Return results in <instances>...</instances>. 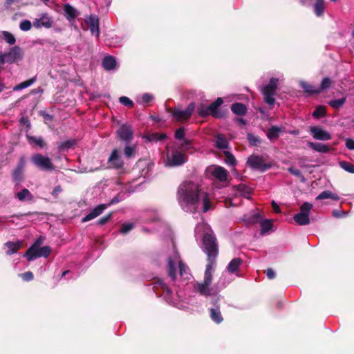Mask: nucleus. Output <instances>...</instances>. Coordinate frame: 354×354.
Wrapping results in <instances>:
<instances>
[{"instance_id":"f257e3e1","label":"nucleus","mask_w":354,"mask_h":354,"mask_svg":"<svg viewBox=\"0 0 354 354\" xmlns=\"http://www.w3.org/2000/svg\"><path fill=\"white\" fill-rule=\"evenodd\" d=\"M195 232L196 235H203L201 248L207 255L204 279L202 282L197 283L196 289L200 294L207 296L214 293V288L211 287V284L213 279V274L216 267L218 245L213 232L207 223L204 222L198 223L196 227Z\"/></svg>"},{"instance_id":"f03ea898","label":"nucleus","mask_w":354,"mask_h":354,"mask_svg":"<svg viewBox=\"0 0 354 354\" xmlns=\"http://www.w3.org/2000/svg\"><path fill=\"white\" fill-rule=\"evenodd\" d=\"M177 199L182 209L186 212H194L200 205L204 212L211 209L207 193L203 192L199 185L192 181H185L180 185Z\"/></svg>"},{"instance_id":"7ed1b4c3","label":"nucleus","mask_w":354,"mask_h":354,"mask_svg":"<svg viewBox=\"0 0 354 354\" xmlns=\"http://www.w3.org/2000/svg\"><path fill=\"white\" fill-rule=\"evenodd\" d=\"M178 264L179 274L180 277L184 279H189L191 274L189 268L180 259L178 253L174 250L173 254L168 259V272L169 277L175 280L176 278V265Z\"/></svg>"},{"instance_id":"20e7f679","label":"nucleus","mask_w":354,"mask_h":354,"mask_svg":"<svg viewBox=\"0 0 354 354\" xmlns=\"http://www.w3.org/2000/svg\"><path fill=\"white\" fill-rule=\"evenodd\" d=\"M186 160L185 153L176 147L167 148L166 158L165 159V164L166 166H179L185 163Z\"/></svg>"},{"instance_id":"39448f33","label":"nucleus","mask_w":354,"mask_h":354,"mask_svg":"<svg viewBox=\"0 0 354 354\" xmlns=\"http://www.w3.org/2000/svg\"><path fill=\"white\" fill-rule=\"evenodd\" d=\"M279 80L272 77L269 83L265 86L262 89L264 101L270 106L274 105L275 99L274 97L277 87Z\"/></svg>"},{"instance_id":"423d86ee","label":"nucleus","mask_w":354,"mask_h":354,"mask_svg":"<svg viewBox=\"0 0 354 354\" xmlns=\"http://www.w3.org/2000/svg\"><path fill=\"white\" fill-rule=\"evenodd\" d=\"M223 100L221 97H218L214 102L209 104L208 106H201L198 109V114L205 117L209 114H212L216 118L222 117V114L218 111V107L223 104Z\"/></svg>"},{"instance_id":"0eeeda50","label":"nucleus","mask_w":354,"mask_h":354,"mask_svg":"<svg viewBox=\"0 0 354 354\" xmlns=\"http://www.w3.org/2000/svg\"><path fill=\"white\" fill-rule=\"evenodd\" d=\"M313 208V205L305 202L300 207V212L296 214L293 218L299 225H306L310 223L309 214Z\"/></svg>"},{"instance_id":"6e6552de","label":"nucleus","mask_w":354,"mask_h":354,"mask_svg":"<svg viewBox=\"0 0 354 354\" xmlns=\"http://www.w3.org/2000/svg\"><path fill=\"white\" fill-rule=\"evenodd\" d=\"M23 57L22 50L19 46H14L8 53H0V63L12 64L20 60Z\"/></svg>"},{"instance_id":"1a4fd4ad","label":"nucleus","mask_w":354,"mask_h":354,"mask_svg":"<svg viewBox=\"0 0 354 354\" xmlns=\"http://www.w3.org/2000/svg\"><path fill=\"white\" fill-rule=\"evenodd\" d=\"M31 161L32 163L41 170L53 171L55 167L51 160L46 156L40 153H35L31 156Z\"/></svg>"},{"instance_id":"9d476101","label":"nucleus","mask_w":354,"mask_h":354,"mask_svg":"<svg viewBox=\"0 0 354 354\" xmlns=\"http://www.w3.org/2000/svg\"><path fill=\"white\" fill-rule=\"evenodd\" d=\"M247 164L252 169L265 171L270 169L272 164L271 162H266L265 158L262 156H250L248 160Z\"/></svg>"},{"instance_id":"9b49d317","label":"nucleus","mask_w":354,"mask_h":354,"mask_svg":"<svg viewBox=\"0 0 354 354\" xmlns=\"http://www.w3.org/2000/svg\"><path fill=\"white\" fill-rule=\"evenodd\" d=\"M194 108V103H190L185 110H174L173 112V116L178 121L187 120L192 115Z\"/></svg>"},{"instance_id":"f8f14e48","label":"nucleus","mask_w":354,"mask_h":354,"mask_svg":"<svg viewBox=\"0 0 354 354\" xmlns=\"http://www.w3.org/2000/svg\"><path fill=\"white\" fill-rule=\"evenodd\" d=\"M53 21L46 13L41 14L33 21V26L36 28H49L53 26Z\"/></svg>"},{"instance_id":"ddd939ff","label":"nucleus","mask_w":354,"mask_h":354,"mask_svg":"<svg viewBox=\"0 0 354 354\" xmlns=\"http://www.w3.org/2000/svg\"><path fill=\"white\" fill-rule=\"evenodd\" d=\"M85 24L90 29L91 35L98 37L100 35L98 17L94 15H90L85 19Z\"/></svg>"},{"instance_id":"4468645a","label":"nucleus","mask_w":354,"mask_h":354,"mask_svg":"<svg viewBox=\"0 0 354 354\" xmlns=\"http://www.w3.org/2000/svg\"><path fill=\"white\" fill-rule=\"evenodd\" d=\"M108 163L109 167L120 169L123 167L124 162L122 158L118 154V151L117 149H114L110 157L108 159Z\"/></svg>"},{"instance_id":"2eb2a0df","label":"nucleus","mask_w":354,"mask_h":354,"mask_svg":"<svg viewBox=\"0 0 354 354\" xmlns=\"http://www.w3.org/2000/svg\"><path fill=\"white\" fill-rule=\"evenodd\" d=\"M212 176L221 182H225L227 178V171L223 167L214 166L209 169Z\"/></svg>"},{"instance_id":"dca6fc26","label":"nucleus","mask_w":354,"mask_h":354,"mask_svg":"<svg viewBox=\"0 0 354 354\" xmlns=\"http://www.w3.org/2000/svg\"><path fill=\"white\" fill-rule=\"evenodd\" d=\"M118 137L126 142H129L132 139L133 131L131 126L122 124L117 131Z\"/></svg>"},{"instance_id":"f3484780","label":"nucleus","mask_w":354,"mask_h":354,"mask_svg":"<svg viewBox=\"0 0 354 354\" xmlns=\"http://www.w3.org/2000/svg\"><path fill=\"white\" fill-rule=\"evenodd\" d=\"M41 241L38 239L35 243L26 251L24 256L26 257L28 261H30L39 257V247H40Z\"/></svg>"},{"instance_id":"a211bd4d","label":"nucleus","mask_w":354,"mask_h":354,"mask_svg":"<svg viewBox=\"0 0 354 354\" xmlns=\"http://www.w3.org/2000/svg\"><path fill=\"white\" fill-rule=\"evenodd\" d=\"M310 132L313 135V138L317 140H328L331 138V136L329 133L318 127H311L310 129Z\"/></svg>"},{"instance_id":"6ab92c4d","label":"nucleus","mask_w":354,"mask_h":354,"mask_svg":"<svg viewBox=\"0 0 354 354\" xmlns=\"http://www.w3.org/2000/svg\"><path fill=\"white\" fill-rule=\"evenodd\" d=\"M106 207L107 205L104 204L97 205L96 207L93 209L86 216H85L82 218V221L85 223L94 219L95 218L100 216Z\"/></svg>"},{"instance_id":"aec40b11","label":"nucleus","mask_w":354,"mask_h":354,"mask_svg":"<svg viewBox=\"0 0 354 354\" xmlns=\"http://www.w3.org/2000/svg\"><path fill=\"white\" fill-rule=\"evenodd\" d=\"M24 165V160L21 158L19 165L13 172V179L15 181L20 182L22 180Z\"/></svg>"},{"instance_id":"412c9836","label":"nucleus","mask_w":354,"mask_h":354,"mask_svg":"<svg viewBox=\"0 0 354 354\" xmlns=\"http://www.w3.org/2000/svg\"><path fill=\"white\" fill-rule=\"evenodd\" d=\"M215 146L219 149H225L228 147V141L225 136L218 134L214 140Z\"/></svg>"},{"instance_id":"4be33fe9","label":"nucleus","mask_w":354,"mask_h":354,"mask_svg":"<svg viewBox=\"0 0 354 354\" xmlns=\"http://www.w3.org/2000/svg\"><path fill=\"white\" fill-rule=\"evenodd\" d=\"M242 263V260L240 258L233 259L228 264L227 270L230 273H236L239 271V268Z\"/></svg>"},{"instance_id":"5701e85b","label":"nucleus","mask_w":354,"mask_h":354,"mask_svg":"<svg viewBox=\"0 0 354 354\" xmlns=\"http://www.w3.org/2000/svg\"><path fill=\"white\" fill-rule=\"evenodd\" d=\"M308 145L311 149L318 152L327 153L330 151V147L327 145H324L322 143L309 142L308 143Z\"/></svg>"},{"instance_id":"b1692460","label":"nucleus","mask_w":354,"mask_h":354,"mask_svg":"<svg viewBox=\"0 0 354 354\" xmlns=\"http://www.w3.org/2000/svg\"><path fill=\"white\" fill-rule=\"evenodd\" d=\"M16 197L20 201H31L33 200V196L30 192V191L24 188L21 191L17 192L16 194Z\"/></svg>"},{"instance_id":"393cba45","label":"nucleus","mask_w":354,"mask_h":354,"mask_svg":"<svg viewBox=\"0 0 354 354\" xmlns=\"http://www.w3.org/2000/svg\"><path fill=\"white\" fill-rule=\"evenodd\" d=\"M232 111L238 115H243L247 111L246 106L242 103H234L231 107Z\"/></svg>"},{"instance_id":"a878e982","label":"nucleus","mask_w":354,"mask_h":354,"mask_svg":"<svg viewBox=\"0 0 354 354\" xmlns=\"http://www.w3.org/2000/svg\"><path fill=\"white\" fill-rule=\"evenodd\" d=\"M301 88L304 90V91L309 94H318L319 93V91L317 90V87L315 86L308 84L306 82L301 81L299 83Z\"/></svg>"},{"instance_id":"bb28decb","label":"nucleus","mask_w":354,"mask_h":354,"mask_svg":"<svg viewBox=\"0 0 354 354\" xmlns=\"http://www.w3.org/2000/svg\"><path fill=\"white\" fill-rule=\"evenodd\" d=\"M153 100V96L149 93H144L137 98V102L144 106L149 104Z\"/></svg>"},{"instance_id":"cd10ccee","label":"nucleus","mask_w":354,"mask_h":354,"mask_svg":"<svg viewBox=\"0 0 354 354\" xmlns=\"http://www.w3.org/2000/svg\"><path fill=\"white\" fill-rule=\"evenodd\" d=\"M237 194L249 198L251 194V189L245 185L241 184L237 187Z\"/></svg>"},{"instance_id":"c85d7f7f","label":"nucleus","mask_w":354,"mask_h":354,"mask_svg":"<svg viewBox=\"0 0 354 354\" xmlns=\"http://www.w3.org/2000/svg\"><path fill=\"white\" fill-rule=\"evenodd\" d=\"M66 16L68 19H73L77 16V10L71 5L66 4L64 8Z\"/></svg>"},{"instance_id":"c756f323","label":"nucleus","mask_w":354,"mask_h":354,"mask_svg":"<svg viewBox=\"0 0 354 354\" xmlns=\"http://www.w3.org/2000/svg\"><path fill=\"white\" fill-rule=\"evenodd\" d=\"M327 198H331L334 201H338L339 199V198L337 195L332 193L329 190H326V191L322 192L316 198L317 200H323V199H327Z\"/></svg>"},{"instance_id":"7c9ffc66","label":"nucleus","mask_w":354,"mask_h":354,"mask_svg":"<svg viewBox=\"0 0 354 354\" xmlns=\"http://www.w3.org/2000/svg\"><path fill=\"white\" fill-rule=\"evenodd\" d=\"M210 317L217 324L221 323L223 319L218 308H211Z\"/></svg>"},{"instance_id":"2f4dec72","label":"nucleus","mask_w":354,"mask_h":354,"mask_svg":"<svg viewBox=\"0 0 354 354\" xmlns=\"http://www.w3.org/2000/svg\"><path fill=\"white\" fill-rule=\"evenodd\" d=\"M261 223V234H265L269 232L272 228V220H263L260 222Z\"/></svg>"},{"instance_id":"473e14b6","label":"nucleus","mask_w":354,"mask_h":354,"mask_svg":"<svg viewBox=\"0 0 354 354\" xmlns=\"http://www.w3.org/2000/svg\"><path fill=\"white\" fill-rule=\"evenodd\" d=\"M35 80H36V77H32L26 81H24V82L16 85L13 88V91H18L24 89V88L31 86L35 82Z\"/></svg>"},{"instance_id":"72a5a7b5","label":"nucleus","mask_w":354,"mask_h":354,"mask_svg":"<svg viewBox=\"0 0 354 354\" xmlns=\"http://www.w3.org/2000/svg\"><path fill=\"white\" fill-rule=\"evenodd\" d=\"M6 247L8 248V251L7 252L8 254H11L17 252L21 247L20 242H7L6 243Z\"/></svg>"},{"instance_id":"f704fd0d","label":"nucleus","mask_w":354,"mask_h":354,"mask_svg":"<svg viewBox=\"0 0 354 354\" xmlns=\"http://www.w3.org/2000/svg\"><path fill=\"white\" fill-rule=\"evenodd\" d=\"M118 62L116 59L111 55H106L102 60V66H116Z\"/></svg>"},{"instance_id":"c9c22d12","label":"nucleus","mask_w":354,"mask_h":354,"mask_svg":"<svg viewBox=\"0 0 354 354\" xmlns=\"http://www.w3.org/2000/svg\"><path fill=\"white\" fill-rule=\"evenodd\" d=\"M314 10L317 16L320 17L324 11V0H317V3L314 6Z\"/></svg>"},{"instance_id":"e433bc0d","label":"nucleus","mask_w":354,"mask_h":354,"mask_svg":"<svg viewBox=\"0 0 354 354\" xmlns=\"http://www.w3.org/2000/svg\"><path fill=\"white\" fill-rule=\"evenodd\" d=\"M280 132L281 129L277 127H272L268 130L267 133L268 138L270 140H275L279 137Z\"/></svg>"},{"instance_id":"4c0bfd02","label":"nucleus","mask_w":354,"mask_h":354,"mask_svg":"<svg viewBox=\"0 0 354 354\" xmlns=\"http://www.w3.org/2000/svg\"><path fill=\"white\" fill-rule=\"evenodd\" d=\"M1 35L3 39L10 45H13L16 42L15 36L8 31H2Z\"/></svg>"},{"instance_id":"58836bf2","label":"nucleus","mask_w":354,"mask_h":354,"mask_svg":"<svg viewBox=\"0 0 354 354\" xmlns=\"http://www.w3.org/2000/svg\"><path fill=\"white\" fill-rule=\"evenodd\" d=\"M346 98L342 97L337 100H331L329 102V105L335 109H338L342 107L346 102Z\"/></svg>"},{"instance_id":"ea45409f","label":"nucleus","mask_w":354,"mask_h":354,"mask_svg":"<svg viewBox=\"0 0 354 354\" xmlns=\"http://www.w3.org/2000/svg\"><path fill=\"white\" fill-rule=\"evenodd\" d=\"M331 84H332L331 80L329 77H324L322 80L320 86L319 87H317V90L319 91V93H320L322 91H325V90L328 89V88H330Z\"/></svg>"},{"instance_id":"a19ab883","label":"nucleus","mask_w":354,"mask_h":354,"mask_svg":"<svg viewBox=\"0 0 354 354\" xmlns=\"http://www.w3.org/2000/svg\"><path fill=\"white\" fill-rule=\"evenodd\" d=\"M224 154L225 156V162L227 165L230 166H234L236 164V160L234 156L227 151H224Z\"/></svg>"},{"instance_id":"79ce46f5","label":"nucleus","mask_w":354,"mask_h":354,"mask_svg":"<svg viewBox=\"0 0 354 354\" xmlns=\"http://www.w3.org/2000/svg\"><path fill=\"white\" fill-rule=\"evenodd\" d=\"M28 140L30 143H34L41 148L45 146L44 141L41 137L28 136Z\"/></svg>"},{"instance_id":"37998d69","label":"nucleus","mask_w":354,"mask_h":354,"mask_svg":"<svg viewBox=\"0 0 354 354\" xmlns=\"http://www.w3.org/2000/svg\"><path fill=\"white\" fill-rule=\"evenodd\" d=\"M326 115V108L324 106H318L313 113V116L316 118L324 117Z\"/></svg>"},{"instance_id":"c03bdc74","label":"nucleus","mask_w":354,"mask_h":354,"mask_svg":"<svg viewBox=\"0 0 354 354\" xmlns=\"http://www.w3.org/2000/svg\"><path fill=\"white\" fill-rule=\"evenodd\" d=\"M147 140L150 142L162 140L165 139V134H160L158 133H151L146 137Z\"/></svg>"},{"instance_id":"a18cd8bd","label":"nucleus","mask_w":354,"mask_h":354,"mask_svg":"<svg viewBox=\"0 0 354 354\" xmlns=\"http://www.w3.org/2000/svg\"><path fill=\"white\" fill-rule=\"evenodd\" d=\"M339 164L343 169L349 173L354 174V165L353 164L346 161H342Z\"/></svg>"},{"instance_id":"49530a36","label":"nucleus","mask_w":354,"mask_h":354,"mask_svg":"<svg viewBox=\"0 0 354 354\" xmlns=\"http://www.w3.org/2000/svg\"><path fill=\"white\" fill-rule=\"evenodd\" d=\"M261 221V217L257 213L253 214L247 220V223L248 224H254V223H260Z\"/></svg>"},{"instance_id":"de8ad7c7","label":"nucleus","mask_w":354,"mask_h":354,"mask_svg":"<svg viewBox=\"0 0 354 354\" xmlns=\"http://www.w3.org/2000/svg\"><path fill=\"white\" fill-rule=\"evenodd\" d=\"M32 27V24L29 20L25 19L20 22L19 28L22 31H28Z\"/></svg>"},{"instance_id":"09e8293b","label":"nucleus","mask_w":354,"mask_h":354,"mask_svg":"<svg viewBox=\"0 0 354 354\" xmlns=\"http://www.w3.org/2000/svg\"><path fill=\"white\" fill-rule=\"evenodd\" d=\"M39 257H48L49 254H50L51 249L49 246H44L42 248L39 247Z\"/></svg>"},{"instance_id":"8fccbe9b","label":"nucleus","mask_w":354,"mask_h":354,"mask_svg":"<svg viewBox=\"0 0 354 354\" xmlns=\"http://www.w3.org/2000/svg\"><path fill=\"white\" fill-rule=\"evenodd\" d=\"M119 101L120 102L126 106H128V107H133V102L132 100H131L129 97H125V96H122V97H120V99H119Z\"/></svg>"},{"instance_id":"3c124183","label":"nucleus","mask_w":354,"mask_h":354,"mask_svg":"<svg viewBox=\"0 0 354 354\" xmlns=\"http://www.w3.org/2000/svg\"><path fill=\"white\" fill-rule=\"evenodd\" d=\"M133 227V225L132 223H124V224H122V225L121 227L120 232L122 234H126L128 232H129L131 230H132Z\"/></svg>"},{"instance_id":"603ef678","label":"nucleus","mask_w":354,"mask_h":354,"mask_svg":"<svg viewBox=\"0 0 354 354\" xmlns=\"http://www.w3.org/2000/svg\"><path fill=\"white\" fill-rule=\"evenodd\" d=\"M74 145H75V141H73V140L66 141V142H62L59 145V149H68V148H71V147H73Z\"/></svg>"},{"instance_id":"864d4df0","label":"nucleus","mask_w":354,"mask_h":354,"mask_svg":"<svg viewBox=\"0 0 354 354\" xmlns=\"http://www.w3.org/2000/svg\"><path fill=\"white\" fill-rule=\"evenodd\" d=\"M134 152H135L134 147H132L130 146H127L124 148V155L128 158L131 157L133 155Z\"/></svg>"},{"instance_id":"5fc2aeb1","label":"nucleus","mask_w":354,"mask_h":354,"mask_svg":"<svg viewBox=\"0 0 354 354\" xmlns=\"http://www.w3.org/2000/svg\"><path fill=\"white\" fill-rule=\"evenodd\" d=\"M184 136H185V131H184V129L183 127L179 128L176 131L175 137L176 139H178V140L183 139Z\"/></svg>"},{"instance_id":"6e6d98bb","label":"nucleus","mask_w":354,"mask_h":354,"mask_svg":"<svg viewBox=\"0 0 354 354\" xmlns=\"http://www.w3.org/2000/svg\"><path fill=\"white\" fill-rule=\"evenodd\" d=\"M111 214H109L108 215H106L102 218H100L98 221H97V223L100 225H104L105 223H106L109 219L111 218Z\"/></svg>"},{"instance_id":"4d7b16f0","label":"nucleus","mask_w":354,"mask_h":354,"mask_svg":"<svg viewBox=\"0 0 354 354\" xmlns=\"http://www.w3.org/2000/svg\"><path fill=\"white\" fill-rule=\"evenodd\" d=\"M180 145L184 150H187L191 148L192 144L191 142L187 139H183Z\"/></svg>"},{"instance_id":"13d9d810","label":"nucleus","mask_w":354,"mask_h":354,"mask_svg":"<svg viewBox=\"0 0 354 354\" xmlns=\"http://www.w3.org/2000/svg\"><path fill=\"white\" fill-rule=\"evenodd\" d=\"M21 277L25 281H31L33 279V274L31 272H26L21 274Z\"/></svg>"},{"instance_id":"bf43d9fd","label":"nucleus","mask_w":354,"mask_h":354,"mask_svg":"<svg viewBox=\"0 0 354 354\" xmlns=\"http://www.w3.org/2000/svg\"><path fill=\"white\" fill-rule=\"evenodd\" d=\"M248 138L250 144H252V145H257V143L260 142V140L252 134H248Z\"/></svg>"},{"instance_id":"052dcab7","label":"nucleus","mask_w":354,"mask_h":354,"mask_svg":"<svg viewBox=\"0 0 354 354\" xmlns=\"http://www.w3.org/2000/svg\"><path fill=\"white\" fill-rule=\"evenodd\" d=\"M62 192V189L61 186L57 185L54 187V189L52 192V195L54 197H57L59 195V194H60Z\"/></svg>"},{"instance_id":"680f3d73","label":"nucleus","mask_w":354,"mask_h":354,"mask_svg":"<svg viewBox=\"0 0 354 354\" xmlns=\"http://www.w3.org/2000/svg\"><path fill=\"white\" fill-rule=\"evenodd\" d=\"M346 146L348 149L354 150V140L353 139H347Z\"/></svg>"},{"instance_id":"e2e57ef3","label":"nucleus","mask_w":354,"mask_h":354,"mask_svg":"<svg viewBox=\"0 0 354 354\" xmlns=\"http://www.w3.org/2000/svg\"><path fill=\"white\" fill-rule=\"evenodd\" d=\"M266 274H267L268 278L270 279H274L275 277V272L271 268H268L267 270Z\"/></svg>"},{"instance_id":"0e129e2a","label":"nucleus","mask_w":354,"mask_h":354,"mask_svg":"<svg viewBox=\"0 0 354 354\" xmlns=\"http://www.w3.org/2000/svg\"><path fill=\"white\" fill-rule=\"evenodd\" d=\"M289 171L292 174H293L295 176H301V171L299 169H297L291 167V168L289 169Z\"/></svg>"},{"instance_id":"69168bd1","label":"nucleus","mask_w":354,"mask_h":354,"mask_svg":"<svg viewBox=\"0 0 354 354\" xmlns=\"http://www.w3.org/2000/svg\"><path fill=\"white\" fill-rule=\"evenodd\" d=\"M272 207L273 210L274 211V212H276V213H280L281 212V209H280L279 206L274 201L272 202Z\"/></svg>"},{"instance_id":"338daca9","label":"nucleus","mask_w":354,"mask_h":354,"mask_svg":"<svg viewBox=\"0 0 354 354\" xmlns=\"http://www.w3.org/2000/svg\"><path fill=\"white\" fill-rule=\"evenodd\" d=\"M344 214V212L338 211V210H333V216L335 217H341Z\"/></svg>"},{"instance_id":"774afa93","label":"nucleus","mask_w":354,"mask_h":354,"mask_svg":"<svg viewBox=\"0 0 354 354\" xmlns=\"http://www.w3.org/2000/svg\"><path fill=\"white\" fill-rule=\"evenodd\" d=\"M18 0H6V7L8 8L13 3Z\"/></svg>"}]
</instances>
